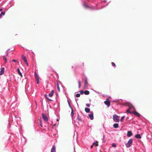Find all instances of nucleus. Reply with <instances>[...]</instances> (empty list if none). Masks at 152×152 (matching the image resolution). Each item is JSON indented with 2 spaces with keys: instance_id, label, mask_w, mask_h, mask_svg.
I'll list each match as a JSON object with an SVG mask.
<instances>
[{
  "instance_id": "cd10ccee",
  "label": "nucleus",
  "mask_w": 152,
  "mask_h": 152,
  "mask_svg": "<svg viewBox=\"0 0 152 152\" xmlns=\"http://www.w3.org/2000/svg\"><path fill=\"white\" fill-rule=\"evenodd\" d=\"M78 88H80L81 87V82L80 81H78Z\"/></svg>"
},
{
  "instance_id": "0eeeda50",
  "label": "nucleus",
  "mask_w": 152,
  "mask_h": 152,
  "mask_svg": "<svg viewBox=\"0 0 152 152\" xmlns=\"http://www.w3.org/2000/svg\"><path fill=\"white\" fill-rule=\"evenodd\" d=\"M132 113L134 115H137V116L138 117H140V114H139V113H138V112H137V111H134Z\"/></svg>"
},
{
  "instance_id": "c9c22d12",
  "label": "nucleus",
  "mask_w": 152,
  "mask_h": 152,
  "mask_svg": "<svg viewBox=\"0 0 152 152\" xmlns=\"http://www.w3.org/2000/svg\"><path fill=\"white\" fill-rule=\"evenodd\" d=\"M95 145L96 146H97L98 145V144L95 142H93V145Z\"/></svg>"
},
{
  "instance_id": "603ef678",
  "label": "nucleus",
  "mask_w": 152,
  "mask_h": 152,
  "mask_svg": "<svg viewBox=\"0 0 152 152\" xmlns=\"http://www.w3.org/2000/svg\"><path fill=\"white\" fill-rule=\"evenodd\" d=\"M23 137L24 138H25V137Z\"/></svg>"
},
{
  "instance_id": "a211bd4d",
  "label": "nucleus",
  "mask_w": 152,
  "mask_h": 152,
  "mask_svg": "<svg viewBox=\"0 0 152 152\" xmlns=\"http://www.w3.org/2000/svg\"><path fill=\"white\" fill-rule=\"evenodd\" d=\"M5 12H2L0 14V18H2V15H4L5 14Z\"/></svg>"
},
{
  "instance_id": "4be33fe9",
  "label": "nucleus",
  "mask_w": 152,
  "mask_h": 152,
  "mask_svg": "<svg viewBox=\"0 0 152 152\" xmlns=\"http://www.w3.org/2000/svg\"><path fill=\"white\" fill-rule=\"evenodd\" d=\"M3 58L4 60L5 61V63H7V58L5 57V56H3Z\"/></svg>"
},
{
  "instance_id": "4468645a",
  "label": "nucleus",
  "mask_w": 152,
  "mask_h": 152,
  "mask_svg": "<svg viewBox=\"0 0 152 152\" xmlns=\"http://www.w3.org/2000/svg\"><path fill=\"white\" fill-rule=\"evenodd\" d=\"M17 72H18V74L20 75L21 77H22V74L20 72V69L19 68H18L17 69Z\"/></svg>"
},
{
  "instance_id": "f03ea898",
  "label": "nucleus",
  "mask_w": 152,
  "mask_h": 152,
  "mask_svg": "<svg viewBox=\"0 0 152 152\" xmlns=\"http://www.w3.org/2000/svg\"><path fill=\"white\" fill-rule=\"evenodd\" d=\"M133 143V140L132 139H130L127 143L126 144V146L127 148H129L132 145Z\"/></svg>"
},
{
  "instance_id": "412c9836",
  "label": "nucleus",
  "mask_w": 152,
  "mask_h": 152,
  "mask_svg": "<svg viewBox=\"0 0 152 152\" xmlns=\"http://www.w3.org/2000/svg\"><path fill=\"white\" fill-rule=\"evenodd\" d=\"M125 118V116H122V117H121L120 120V121L121 122H122L123 121L124 119Z\"/></svg>"
},
{
  "instance_id": "393cba45",
  "label": "nucleus",
  "mask_w": 152,
  "mask_h": 152,
  "mask_svg": "<svg viewBox=\"0 0 152 152\" xmlns=\"http://www.w3.org/2000/svg\"><path fill=\"white\" fill-rule=\"evenodd\" d=\"M10 49H9L7 50L5 54H6V56H7L8 55V51L10 50Z\"/></svg>"
},
{
  "instance_id": "6ab92c4d",
  "label": "nucleus",
  "mask_w": 152,
  "mask_h": 152,
  "mask_svg": "<svg viewBox=\"0 0 152 152\" xmlns=\"http://www.w3.org/2000/svg\"><path fill=\"white\" fill-rule=\"evenodd\" d=\"M89 93V91H88L86 90L84 91V94L86 95H88Z\"/></svg>"
},
{
  "instance_id": "58836bf2",
  "label": "nucleus",
  "mask_w": 152,
  "mask_h": 152,
  "mask_svg": "<svg viewBox=\"0 0 152 152\" xmlns=\"http://www.w3.org/2000/svg\"><path fill=\"white\" fill-rule=\"evenodd\" d=\"M25 63L26 64L27 66H28V62L27 61L26 62H25Z\"/></svg>"
},
{
  "instance_id": "ddd939ff",
  "label": "nucleus",
  "mask_w": 152,
  "mask_h": 152,
  "mask_svg": "<svg viewBox=\"0 0 152 152\" xmlns=\"http://www.w3.org/2000/svg\"><path fill=\"white\" fill-rule=\"evenodd\" d=\"M21 57L25 62H26L27 61L26 57L24 55H22Z\"/></svg>"
},
{
  "instance_id": "72a5a7b5",
  "label": "nucleus",
  "mask_w": 152,
  "mask_h": 152,
  "mask_svg": "<svg viewBox=\"0 0 152 152\" xmlns=\"http://www.w3.org/2000/svg\"><path fill=\"white\" fill-rule=\"evenodd\" d=\"M111 64H112V66H115V67L116 66L114 62H112Z\"/></svg>"
},
{
  "instance_id": "7ed1b4c3",
  "label": "nucleus",
  "mask_w": 152,
  "mask_h": 152,
  "mask_svg": "<svg viewBox=\"0 0 152 152\" xmlns=\"http://www.w3.org/2000/svg\"><path fill=\"white\" fill-rule=\"evenodd\" d=\"M42 116L45 121L47 122L48 121V117L45 114L42 113Z\"/></svg>"
},
{
  "instance_id": "9b49d317",
  "label": "nucleus",
  "mask_w": 152,
  "mask_h": 152,
  "mask_svg": "<svg viewBox=\"0 0 152 152\" xmlns=\"http://www.w3.org/2000/svg\"><path fill=\"white\" fill-rule=\"evenodd\" d=\"M54 92V90H52L51 92L49 94L48 96L50 97H52L53 95Z\"/></svg>"
},
{
  "instance_id": "7c9ffc66",
  "label": "nucleus",
  "mask_w": 152,
  "mask_h": 152,
  "mask_svg": "<svg viewBox=\"0 0 152 152\" xmlns=\"http://www.w3.org/2000/svg\"><path fill=\"white\" fill-rule=\"evenodd\" d=\"M126 112L129 113V114H132V113L130 111V109H128L127 110H126Z\"/></svg>"
},
{
  "instance_id": "5701e85b",
  "label": "nucleus",
  "mask_w": 152,
  "mask_h": 152,
  "mask_svg": "<svg viewBox=\"0 0 152 152\" xmlns=\"http://www.w3.org/2000/svg\"><path fill=\"white\" fill-rule=\"evenodd\" d=\"M36 82L37 84H38L39 83V78H36Z\"/></svg>"
},
{
  "instance_id": "79ce46f5",
  "label": "nucleus",
  "mask_w": 152,
  "mask_h": 152,
  "mask_svg": "<svg viewBox=\"0 0 152 152\" xmlns=\"http://www.w3.org/2000/svg\"><path fill=\"white\" fill-rule=\"evenodd\" d=\"M40 125L42 127V124L40 122Z\"/></svg>"
},
{
  "instance_id": "a878e982",
  "label": "nucleus",
  "mask_w": 152,
  "mask_h": 152,
  "mask_svg": "<svg viewBox=\"0 0 152 152\" xmlns=\"http://www.w3.org/2000/svg\"><path fill=\"white\" fill-rule=\"evenodd\" d=\"M45 97L48 99V100H49V101H52V100L51 99H49V98H48V95H47L46 94H45Z\"/></svg>"
},
{
  "instance_id": "f8f14e48",
  "label": "nucleus",
  "mask_w": 152,
  "mask_h": 152,
  "mask_svg": "<svg viewBox=\"0 0 152 152\" xmlns=\"http://www.w3.org/2000/svg\"><path fill=\"white\" fill-rule=\"evenodd\" d=\"M83 7L86 9H88V8L90 9V8H91V7L87 6V5L85 3H83Z\"/></svg>"
},
{
  "instance_id": "1a4fd4ad",
  "label": "nucleus",
  "mask_w": 152,
  "mask_h": 152,
  "mask_svg": "<svg viewBox=\"0 0 152 152\" xmlns=\"http://www.w3.org/2000/svg\"><path fill=\"white\" fill-rule=\"evenodd\" d=\"M132 134V131H129L127 132V136L128 137H130L131 136Z\"/></svg>"
},
{
  "instance_id": "423d86ee",
  "label": "nucleus",
  "mask_w": 152,
  "mask_h": 152,
  "mask_svg": "<svg viewBox=\"0 0 152 152\" xmlns=\"http://www.w3.org/2000/svg\"><path fill=\"white\" fill-rule=\"evenodd\" d=\"M51 152H56V148L54 145H53L51 149Z\"/></svg>"
},
{
  "instance_id": "9d476101",
  "label": "nucleus",
  "mask_w": 152,
  "mask_h": 152,
  "mask_svg": "<svg viewBox=\"0 0 152 152\" xmlns=\"http://www.w3.org/2000/svg\"><path fill=\"white\" fill-rule=\"evenodd\" d=\"M4 67L2 68L0 71V75H2L4 72Z\"/></svg>"
},
{
  "instance_id": "bb28decb",
  "label": "nucleus",
  "mask_w": 152,
  "mask_h": 152,
  "mask_svg": "<svg viewBox=\"0 0 152 152\" xmlns=\"http://www.w3.org/2000/svg\"><path fill=\"white\" fill-rule=\"evenodd\" d=\"M35 78H39L38 75L36 72H35Z\"/></svg>"
},
{
  "instance_id": "37998d69",
  "label": "nucleus",
  "mask_w": 152,
  "mask_h": 152,
  "mask_svg": "<svg viewBox=\"0 0 152 152\" xmlns=\"http://www.w3.org/2000/svg\"><path fill=\"white\" fill-rule=\"evenodd\" d=\"M67 102H68V104H69H69H70V102H69L68 100H67Z\"/></svg>"
},
{
  "instance_id": "f704fd0d",
  "label": "nucleus",
  "mask_w": 152,
  "mask_h": 152,
  "mask_svg": "<svg viewBox=\"0 0 152 152\" xmlns=\"http://www.w3.org/2000/svg\"><path fill=\"white\" fill-rule=\"evenodd\" d=\"M57 89L58 91H60V88L58 86V84H57Z\"/></svg>"
},
{
  "instance_id": "49530a36",
  "label": "nucleus",
  "mask_w": 152,
  "mask_h": 152,
  "mask_svg": "<svg viewBox=\"0 0 152 152\" xmlns=\"http://www.w3.org/2000/svg\"><path fill=\"white\" fill-rule=\"evenodd\" d=\"M3 10V9L2 8L0 9V11H1Z\"/></svg>"
},
{
  "instance_id": "b1692460",
  "label": "nucleus",
  "mask_w": 152,
  "mask_h": 152,
  "mask_svg": "<svg viewBox=\"0 0 152 152\" xmlns=\"http://www.w3.org/2000/svg\"><path fill=\"white\" fill-rule=\"evenodd\" d=\"M56 121H57V122L55 124H54L53 125L54 126H55L56 125H58V119H56Z\"/></svg>"
},
{
  "instance_id": "2eb2a0df",
  "label": "nucleus",
  "mask_w": 152,
  "mask_h": 152,
  "mask_svg": "<svg viewBox=\"0 0 152 152\" xmlns=\"http://www.w3.org/2000/svg\"><path fill=\"white\" fill-rule=\"evenodd\" d=\"M113 126L115 128L117 129L118 127V124L117 123H115L113 124Z\"/></svg>"
},
{
  "instance_id": "473e14b6",
  "label": "nucleus",
  "mask_w": 152,
  "mask_h": 152,
  "mask_svg": "<svg viewBox=\"0 0 152 152\" xmlns=\"http://www.w3.org/2000/svg\"><path fill=\"white\" fill-rule=\"evenodd\" d=\"M83 93H84V91L83 90H81L80 91V94H83Z\"/></svg>"
},
{
  "instance_id": "c756f323",
  "label": "nucleus",
  "mask_w": 152,
  "mask_h": 152,
  "mask_svg": "<svg viewBox=\"0 0 152 152\" xmlns=\"http://www.w3.org/2000/svg\"><path fill=\"white\" fill-rule=\"evenodd\" d=\"M77 119L79 121H81V119H80L79 118V115L78 114L77 115Z\"/></svg>"
},
{
  "instance_id": "4c0bfd02",
  "label": "nucleus",
  "mask_w": 152,
  "mask_h": 152,
  "mask_svg": "<svg viewBox=\"0 0 152 152\" xmlns=\"http://www.w3.org/2000/svg\"><path fill=\"white\" fill-rule=\"evenodd\" d=\"M12 61L13 62H16L17 61L15 60V59H13L12 60Z\"/></svg>"
},
{
  "instance_id": "ea45409f",
  "label": "nucleus",
  "mask_w": 152,
  "mask_h": 152,
  "mask_svg": "<svg viewBox=\"0 0 152 152\" xmlns=\"http://www.w3.org/2000/svg\"><path fill=\"white\" fill-rule=\"evenodd\" d=\"M15 117V118H17V120H19L20 119V117Z\"/></svg>"
},
{
  "instance_id": "39448f33",
  "label": "nucleus",
  "mask_w": 152,
  "mask_h": 152,
  "mask_svg": "<svg viewBox=\"0 0 152 152\" xmlns=\"http://www.w3.org/2000/svg\"><path fill=\"white\" fill-rule=\"evenodd\" d=\"M89 118L91 120H92L94 119V114L93 112H91V113L88 115Z\"/></svg>"
},
{
  "instance_id": "dca6fc26",
  "label": "nucleus",
  "mask_w": 152,
  "mask_h": 152,
  "mask_svg": "<svg viewBox=\"0 0 152 152\" xmlns=\"http://www.w3.org/2000/svg\"><path fill=\"white\" fill-rule=\"evenodd\" d=\"M135 137L137 138L140 139L141 138V137L140 134H137L135 135Z\"/></svg>"
},
{
  "instance_id": "a19ab883",
  "label": "nucleus",
  "mask_w": 152,
  "mask_h": 152,
  "mask_svg": "<svg viewBox=\"0 0 152 152\" xmlns=\"http://www.w3.org/2000/svg\"><path fill=\"white\" fill-rule=\"evenodd\" d=\"M69 107H70V108H71V110H72V109L71 105L70 104H69Z\"/></svg>"
},
{
  "instance_id": "20e7f679",
  "label": "nucleus",
  "mask_w": 152,
  "mask_h": 152,
  "mask_svg": "<svg viewBox=\"0 0 152 152\" xmlns=\"http://www.w3.org/2000/svg\"><path fill=\"white\" fill-rule=\"evenodd\" d=\"M104 104L107 106V107H109L110 105V102L109 99H107V100L104 101Z\"/></svg>"
},
{
  "instance_id": "a18cd8bd",
  "label": "nucleus",
  "mask_w": 152,
  "mask_h": 152,
  "mask_svg": "<svg viewBox=\"0 0 152 152\" xmlns=\"http://www.w3.org/2000/svg\"><path fill=\"white\" fill-rule=\"evenodd\" d=\"M78 100V99H75V100L76 101V102H77V101Z\"/></svg>"
},
{
  "instance_id": "e433bc0d",
  "label": "nucleus",
  "mask_w": 152,
  "mask_h": 152,
  "mask_svg": "<svg viewBox=\"0 0 152 152\" xmlns=\"http://www.w3.org/2000/svg\"><path fill=\"white\" fill-rule=\"evenodd\" d=\"M86 106L88 107H89L90 106V104L89 103H87L86 104Z\"/></svg>"
},
{
  "instance_id": "6e6552de",
  "label": "nucleus",
  "mask_w": 152,
  "mask_h": 152,
  "mask_svg": "<svg viewBox=\"0 0 152 152\" xmlns=\"http://www.w3.org/2000/svg\"><path fill=\"white\" fill-rule=\"evenodd\" d=\"M87 84H88V82H87V78L86 77L85 78V81H84V87L86 88L87 87Z\"/></svg>"
},
{
  "instance_id": "2f4dec72",
  "label": "nucleus",
  "mask_w": 152,
  "mask_h": 152,
  "mask_svg": "<svg viewBox=\"0 0 152 152\" xmlns=\"http://www.w3.org/2000/svg\"><path fill=\"white\" fill-rule=\"evenodd\" d=\"M112 146L113 147H116V145L114 143H112Z\"/></svg>"
},
{
  "instance_id": "09e8293b",
  "label": "nucleus",
  "mask_w": 152,
  "mask_h": 152,
  "mask_svg": "<svg viewBox=\"0 0 152 152\" xmlns=\"http://www.w3.org/2000/svg\"><path fill=\"white\" fill-rule=\"evenodd\" d=\"M94 91L96 93V92H97V91H95V90H94Z\"/></svg>"
},
{
  "instance_id": "de8ad7c7",
  "label": "nucleus",
  "mask_w": 152,
  "mask_h": 152,
  "mask_svg": "<svg viewBox=\"0 0 152 152\" xmlns=\"http://www.w3.org/2000/svg\"><path fill=\"white\" fill-rule=\"evenodd\" d=\"M106 0H104L103 1L104 2H106Z\"/></svg>"
},
{
  "instance_id": "3c124183",
  "label": "nucleus",
  "mask_w": 152,
  "mask_h": 152,
  "mask_svg": "<svg viewBox=\"0 0 152 152\" xmlns=\"http://www.w3.org/2000/svg\"><path fill=\"white\" fill-rule=\"evenodd\" d=\"M104 135H103V139H104Z\"/></svg>"
},
{
  "instance_id": "8fccbe9b",
  "label": "nucleus",
  "mask_w": 152,
  "mask_h": 152,
  "mask_svg": "<svg viewBox=\"0 0 152 152\" xmlns=\"http://www.w3.org/2000/svg\"><path fill=\"white\" fill-rule=\"evenodd\" d=\"M14 50V49H12V50H11V51H13Z\"/></svg>"
},
{
  "instance_id": "f257e3e1",
  "label": "nucleus",
  "mask_w": 152,
  "mask_h": 152,
  "mask_svg": "<svg viewBox=\"0 0 152 152\" xmlns=\"http://www.w3.org/2000/svg\"><path fill=\"white\" fill-rule=\"evenodd\" d=\"M113 121L116 123H118L119 122V116L116 114H114L113 116Z\"/></svg>"
},
{
  "instance_id": "c85d7f7f",
  "label": "nucleus",
  "mask_w": 152,
  "mask_h": 152,
  "mask_svg": "<svg viewBox=\"0 0 152 152\" xmlns=\"http://www.w3.org/2000/svg\"><path fill=\"white\" fill-rule=\"evenodd\" d=\"M75 96L77 97H79L80 96V94L79 93H77L75 95Z\"/></svg>"
},
{
  "instance_id": "aec40b11",
  "label": "nucleus",
  "mask_w": 152,
  "mask_h": 152,
  "mask_svg": "<svg viewBox=\"0 0 152 152\" xmlns=\"http://www.w3.org/2000/svg\"><path fill=\"white\" fill-rule=\"evenodd\" d=\"M74 112L73 109H72V110H71V116L72 118V119L74 115Z\"/></svg>"
},
{
  "instance_id": "c03bdc74",
  "label": "nucleus",
  "mask_w": 152,
  "mask_h": 152,
  "mask_svg": "<svg viewBox=\"0 0 152 152\" xmlns=\"http://www.w3.org/2000/svg\"><path fill=\"white\" fill-rule=\"evenodd\" d=\"M96 93L98 94H100V93L99 92H96Z\"/></svg>"
},
{
  "instance_id": "f3484780",
  "label": "nucleus",
  "mask_w": 152,
  "mask_h": 152,
  "mask_svg": "<svg viewBox=\"0 0 152 152\" xmlns=\"http://www.w3.org/2000/svg\"><path fill=\"white\" fill-rule=\"evenodd\" d=\"M85 110L86 113H89L90 111V109L87 107L85 108Z\"/></svg>"
}]
</instances>
